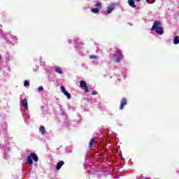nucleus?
Listing matches in <instances>:
<instances>
[{
    "instance_id": "1",
    "label": "nucleus",
    "mask_w": 179,
    "mask_h": 179,
    "mask_svg": "<svg viewBox=\"0 0 179 179\" xmlns=\"http://www.w3.org/2000/svg\"><path fill=\"white\" fill-rule=\"evenodd\" d=\"M160 24H162V22L160 21H155L153 23L152 27H151V31L155 30V32L157 34H163L164 33V31H163V27H160Z\"/></svg>"
},
{
    "instance_id": "2",
    "label": "nucleus",
    "mask_w": 179,
    "mask_h": 179,
    "mask_svg": "<svg viewBox=\"0 0 179 179\" xmlns=\"http://www.w3.org/2000/svg\"><path fill=\"white\" fill-rule=\"evenodd\" d=\"M121 58H122V52H121V50H120L119 49H117L113 52L112 61L116 63L120 62Z\"/></svg>"
},
{
    "instance_id": "3",
    "label": "nucleus",
    "mask_w": 179,
    "mask_h": 179,
    "mask_svg": "<svg viewBox=\"0 0 179 179\" xmlns=\"http://www.w3.org/2000/svg\"><path fill=\"white\" fill-rule=\"evenodd\" d=\"M33 159L34 162H38V156L34 152H31L29 155L27 157V162L28 164H33Z\"/></svg>"
},
{
    "instance_id": "4",
    "label": "nucleus",
    "mask_w": 179,
    "mask_h": 179,
    "mask_svg": "<svg viewBox=\"0 0 179 179\" xmlns=\"http://www.w3.org/2000/svg\"><path fill=\"white\" fill-rule=\"evenodd\" d=\"M80 86L81 89H84L85 93H89V87H87V84H86V81L81 80L80 82Z\"/></svg>"
},
{
    "instance_id": "5",
    "label": "nucleus",
    "mask_w": 179,
    "mask_h": 179,
    "mask_svg": "<svg viewBox=\"0 0 179 179\" xmlns=\"http://www.w3.org/2000/svg\"><path fill=\"white\" fill-rule=\"evenodd\" d=\"M60 89H61V91H62V93H64V94L65 96H66L67 99H71V94H69V92H68L66 91V90L65 89V87L64 86H61L60 87Z\"/></svg>"
},
{
    "instance_id": "6",
    "label": "nucleus",
    "mask_w": 179,
    "mask_h": 179,
    "mask_svg": "<svg viewBox=\"0 0 179 179\" xmlns=\"http://www.w3.org/2000/svg\"><path fill=\"white\" fill-rule=\"evenodd\" d=\"M124 106H127V98H122L120 101V110H124Z\"/></svg>"
},
{
    "instance_id": "7",
    "label": "nucleus",
    "mask_w": 179,
    "mask_h": 179,
    "mask_svg": "<svg viewBox=\"0 0 179 179\" xmlns=\"http://www.w3.org/2000/svg\"><path fill=\"white\" fill-rule=\"evenodd\" d=\"M65 164V162L60 161L56 165V170H61V167H62Z\"/></svg>"
},
{
    "instance_id": "8",
    "label": "nucleus",
    "mask_w": 179,
    "mask_h": 179,
    "mask_svg": "<svg viewBox=\"0 0 179 179\" xmlns=\"http://www.w3.org/2000/svg\"><path fill=\"white\" fill-rule=\"evenodd\" d=\"M127 3H129V6L131 8H136V5H135V1L134 0H128Z\"/></svg>"
},
{
    "instance_id": "9",
    "label": "nucleus",
    "mask_w": 179,
    "mask_h": 179,
    "mask_svg": "<svg viewBox=\"0 0 179 179\" xmlns=\"http://www.w3.org/2000/svg\"><path fill=\"white\" fill-rule=\"evenodd\" d=\"M39 131L41 135H45V127H44L43 126H41L39 128Z\"/></svg>"
},
{
    "instance_id": "10",
    "label": "nucleus",
    "mask_w": 179,
    "mask_h": 179,
    "mask_svg": "<svg viewBox=\"0 0 179 179\" xmlns=\"http://www.w3.org/2000/svg\"><path fill=\"white\" fill-rule=\"evenodd\" d=\"M94 143H96V138L91 139L89 143V148H93V145H94Z\"/></svg>"
},
{
    "instance_id": "11",
    "label": "nucleus",
    "mask_w": 179,
    "mask_h": 179,
    "mask_svg": "<svg viewBox=\"0 0 179 179\" xmlns=\"http://www.w3.org/2000/svg\"><path fill=\"white\" fill-rule=\"evenodd\" d=\"M24 108L25 110H29V106L27 105V99H24L22 101Z\"/></svg>"
},
{
    "instance_id": "12",
    "label": "nucleus",
    "mask_w": 179,
    "mask_h": 179,
    "mask_svg": "<svg viewBox=\"0 0 179 179\" xmlns=\"http://www.w3.org/2000/svg\"><path fill=\"white\" fill-rule=\"evenodd\" d=\"M113 10H114V7L110 6L107 8L106 12H107V13H111V12Z\"/></svg>"
},
{
    "instance_id": "13",
    "label": "nucleus",
    "mask_w": 179,
    "mask_h": 179,
    "mask_svg": "<svg viewBox=\"0 0 179 179\" xmlns=\"http://www.w3.org/2000/svg\"><path fill=\"white\" fill-rule=\"evenodd\" d=\"M95 6L96 8V9H99V10H100V9H101V3L98 2L95 4Z\"/></svg>"
},
{
    "instance_id": "14",
    "label": "nucleus",
    "mask_w": 179,
    "mask_h": 179,
    "mask_svg": "<svg viewBox=\"0 0 179 179\" xmlns=\"http://www.w3.org/2000/svg\"><path fill=\"white\" fill-rule=\"evenodd\" d=\"M91 12H92V13H99L100 10H99V8H92L91 9Z\"/></svg>"
},
{
    "instance_id": "15",
    "label": "nucleus",
    "mask_w": 179,
    "mask_h": 179,
    "mask_svg": "<svg viewBox=\"0 0 179 179\" xmlns=\"http://www.w3.org/2000/svg\"><path fill=\"white\" fill-rule=\"evenodd\" d=\"M174 44H178L179 43V36H175L173 39Z\"/></svg>"
},
{
    "instance_id": "16",
    "label": "nucleus",
    "mask_w": 179,
    "mask_h": 179,
    "mask_svg": "<svg viewBox=\"0 0 179 179\" xmlns=\"http://www.w3.org/2000/svg\"><path fill=\"white\" fill-rule=\"evenodd\" d=\"M55 71V72H57V73H62V70H61L60 68H56Z\"/></svg>"
},
{
    "instance_id": "17",
    "label": "nucleus",
    "mask_w": 179,
    "mask_h": 179,
    "mask_svg": "<svg viewBox=\"0 0 179 179\" xmlns=\"http://www.w3.org/2000/svg\"><path fill=\"white\" fill-rule=\"evenodd\" d=\"M24 86L25 87H27V86H30V83L27 80H25L24 83Z\"/></svg>"
},
{
    "instance_id": "18",
    "label": "nucleus",
    "mask_w": 179,
    "mask_h": 179,
    "mask_svg": "<svg viewBox=\"0 0 179 179\" xmlns=\"http://www.w3.org/2000/svg\"><path fill=\"white\" fill-rule=\"evenodd\" d=\"M90 58L91 59H97V56H96V55H90Z\"/></svg>"
},
{
    "instance_id": "19",
    "label": "nucleus",
    "mask_w": 179,
    "mask_h": 179,
    "mask_svg": "<svg viewBox=\"0 0 179 179\" xmlns=\"http://www.w3.org/2000/svg\"><path fill=\"white\" fill-rule=\"evenodd\" d=\"M38 92H43V90H44V87H43V86H40L38 88Z\"/></svg>"
},
{
    "instance_id": "20",
    "label": "nucleus",
    "mask_w": 179,
    "mask_h": 179,
    "mask_svg": "<svg viewBox=\"0 0 179 179\" xmlns=\"http://www.w3.org/2000/svg\"><path fill=\"white\" fill-rule=\"evenodd\" d=\"M96 94H97V91H94L92 92V96H96Z\"/></svg>"
},
{
    "instance_id": "21",
    "label": "nucleus",
    "mask_w": 179,
    "mask_h": 179,
    "mask_svg": "<svg viewBox=\"0 0 179 179\" xmlns=\"http://www.w3.org/2000/svg\"><path fill=\"white\" fill-rule=\"evenodd\" d=\"M145 1H146L147 3H150V4H152V3H153V2H155V1H149V0H145Z\"/></svg>"
},
{
    "instance_id": "22",
    "label": "nucleus",
    "mask_w": 179,
    "mask_h": 179,
    "mask_svg": "<svg viewBox=\"0 0 179 179\" xmlns=\"http://www.w3.org/2000/svg\"><path fill=\"white\" fill-rule=\"evenodd\" d=\"M137 2H141V0H136Z\"/></svg>"
},
{
    "instance_id": "23",
    "label": "nucleus",
    "mask_w": 179,
    "mask_h": 179,
    "mask_svg": "<svg viewBox=\"0 0 179 179\" xmlns=\"http://www.w3.org/2000/svg\"><path fill=\"white\" fill-rule=\"evenodd\" d=\"M122 160H124L123 157H122Z\"/></svg>"
},
{
    "instance_id": "24",
    "label": "nucleus",
    "mask_w": 179,
    "mask_h": 179,
    "mask_svg": "<svg viewBox=\"0 0 179 179\" xmlns=\"http://www.w3.org/2000/svg\"><path fill=\"white\" fill-rule=\"evenodd\" d=\"M144 179H150V178H144Z\"/></svg>"
},
{
    "instance_id": "25",
    "label": "nucleus",
    "mask_w": 179,
    "mask_h": 179,
    "mask_svg": "<svg viewBox=\"0 0 179 179\" xmlns=\"http://www.w3.org/2000/svg\"><path fill=\"white\" fill-rule=\"evenodd\" d=\"M0 59H1V56H0Z\"/></svg>"
}]
</instances>
